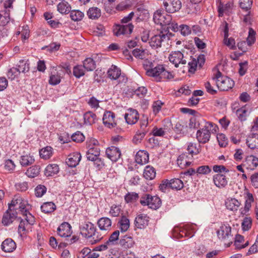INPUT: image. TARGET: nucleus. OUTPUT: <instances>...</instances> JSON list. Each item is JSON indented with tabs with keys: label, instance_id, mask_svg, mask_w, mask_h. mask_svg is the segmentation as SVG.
Here are the masks:
<instances>
[{
	"label": "nucleus",
	"instance_id": "1",
	"mask_svg": "<svg viewBox=\"0 0 258 258\" xmlns=\"http://www.w3.org/2000/svg\"><path fill=\"white\" fill-rule=\"evenodd\" d=\"M134 16V12L130 13L121 20V24H116L113 26V32L116 36L123 35L127 37L132 33L134 26L130 22Z\"/></svg>",
	"mask_w": 258,
	"mask_h": 258
},
{
	"label": "nucleus",
	"instance_id": "2",
	"mask_svg": "<svg viewBox=\"0 0 258 258\" xmlns=\"http://www.w3.org/2000/svg\"><path fill=\"white\" fill-rule=\"evenodd\" d=\"M80 229L82 235L89 238V242L92 244L99 242L103 238L102 234L97 231L96 227L91 222L85 224Z\"/></svg>",
	"mask_w": 258,
	"mask_h": 258
},
{
	"label": "nucleus",
	"instance_id": "3",
	"mask_svg": "<svg viewBox=\"0 0 258 258\" xmlns=\"http://www.w3.org/2000/svg\"><path fill=\"white\" fill-rule=\"evenodd\" d=\"M218 130L217 125L207 122L203 128L197 131V139L199 143L205 144L209 141L211 133H216Z\"/></svg>",
	"mask_w": 258,
	"mask_h": 258
},
{
	"label": "nucleus",
	"instance_id": "4",
	"mask_svg": "<svg viewBox=\"0 0 258 258\" xmlns=\"http://www.w3.org/2000/svg\"><path fill=\"white\" fill-rule=\"evenodd\" d=\"M146 73L147 76L153 77L157 82L162 79L170 80L173 78V76L166 71L163 65H158L154 68L146 69Z\"/></svg>",
	"mask_w": 258,
	"mask_h": 258
},
{
	"label": "nucleus",
	"instance_id": "5",
	"mask_svg": "<svg viewBox=\"0 0 258 258\" xmlns=\"http://www.w3.org/2000/svg\"><path fill=\"white\" fill-rule=\"evenodd\" d=\"M213 79L216 80L217 86L221 91H228L231 89L234 85V82L232 79L227 77L223 76L219 70H217Z\"/></svg>",
	"mask_w": 258,
	"mask_h": 258
},
{
	"label": "nucleus",
	"instance_id": "6",
	"mask_svg": "<svg viewBox=\"0 0 258 258\" xmlns=\"http://www.w3.org/2000/svg\"><path fill=\"white\" fill-rule=\"evenodd\" d=\"M172 35L168 31H161L158 34L151 37L149 41L150 45L154 48L160 47L162 44L168 41Z\"/></svg>",
	"mask_w": 258,
	"mask_h": 258
},
{
	"label": "nucleus",
	"instance_id": "7",
	"mask_svg": "<svg viewBox=\"0 0 258 258\" xmlns=\"http://www.w3.org/2000/svg\"><path fill=\"white\" fill-rule=\"evenodd\" d=\"M140 204L142 206H148L152 209H157L161 205V200L157 196H152L149 194H145L141 198Z\"/></svg>",
	"mask_w": 258,
	"mask_h": 258
},
{
	"label": "nucleus",
	"instance_id": "8",
	"mask_svg": "<svg viewBox=\"0 0 258 258\" xmlns=\"http://www.w3.org/2000/svg\"><path fill=\"white\" fill-rule=\"evenodd\" d=\"M154 22L161 26L169 25L172 21V17L164 12L162 10L156 11L153 16Z\"/></svg>",
	"mask_w": 258,
	"mask_h": 258
},
{
	"label": "nucleus",
	"instance_id": "9",
	"mask_svg": "<svg viewBox=\"0 0 258 258\" xmlns=\"http://www.w3.org/2000/svg\"><path fill=\"white\" fill-rule=\"evenodd\" d=\"M168 58L176 68H178L180 64H185L186 63V58L180 51H172L169 54Z\"/></svg>",
	"mask_w": 258,
	"mask_h": 258
},
{
	"label": "nucleus",
	"instance_id": "10",
	"mask_svg": "<svg viewBox=\"0 0 258 258\" xmlns=\"http://www.w3.org/2000/svg\"><path fill=\"white\" fill-rule=\"evenodd\" d=\"M163 5L167 12L173 13L180 9L181 3L179 0H165Z\"/></svg>",
	"mask_w": 258,
	"mask_h": 258
},
{
	"label": "nucleus",
	"instance_id": "11",
	"mask_svg": "<svg viewBox=\"0 0 258 258\" xmlns=\"http://www.w3.org/2000/svg\"><path fill=\"white\" fill-rule=\"evenodd\" d=\"M103 122L104 124L108 128L115 127L116 122L115 120V114L110 111H105L103 117Z\"/></svg>",
	"mask_w": 258,
	"mask_h": 258
},
{
	"label": "nucleus",
	"instance_id": "12",
	"mask_svg": "<svg viewBox=\"0 0 258 258\" xmlns=\"http://www.w3.org/2000/svg\"><path fill=\"white\" fill-rule=\"evenodd\" d=\"M124 118L126 122L128 124H135L139 119L138 112L133 109H129L124 115Z\"/></svg>",
	"mask_w": 258,
	"mask_h": 258
},
{
	"label": "nucleus",
	"instance_id": "13",
	"mask_svg": "<svg viewBox=\"0 0 258 258\" xmlns=\"http://www.w3.org/2000/svg\"><path fill=\"white\" fill-rule=\"evenodd\" d=\"M57 232L60 237H69L72 233V227L68 222H63L57 228Z\"/></svg>",
	"mask_w": 258,
	"mask_h": 258
},
{
	"label": "nucleus",
	"instance_id": "14",
	"mask_svg": "<svg viewBox=\"0 0 258 258\" xmlns=\"http://www.w3.org/2000/svg\"><path fill=\"white\" fill-rule=\"evenodd\" d=\"M107 157L113 162H116L120 157L121 152L119 148L111 146L106 150Z\"/></svg>",
	"mask_w": 258,
	"mask_h": 258
},
{
	"label": "nucleus",
	"instance_id": "15",
	"mask_svg": "<svg viewBox=\"0 0 258 258\" xmlns=\"http://www.w3.org/2000/svg\"><path fill=\"white\" fill-rule=\"evenodd\" d=\"M223 32H224V43L229 47L231 49H235V40L232 38H228V31L229 29L228 27V23L225 22L223 24Z\"/></svg>",
	"mask_w": 258,
	"mask_h": 258
},
{
	"label": "nucleus",
	"instance_id": "16",
	"mask_svg": "<svg viewBox=\"0 0 258 258\" xmlns=\"http://www.w3.org/2000/svg\"><path fill=\"white\" fill-rule=\"evenodd\" d=\"M17 218V212L12 211L11 210V208L8 209L3 215L2 223L5 226H8L16 220Z\"/></svg>",
	"mask_w": 258,
	"mask_h": 258
},
{
	"label": "nucleus",
	"instance_id": "17",
	"mask_svg": "<svg viewBox=\"0 0 258 258\" xmlns=\"http://www.w3.org/2000/svg\"><path fill=\"white\" fill-rule=\"evenodd\" d=\"M231 227L229 225H222L217 231V234L219 239H228L231 236Z\"/></svg>",
	"mask_w": 258,
	"mask_h": 258
},
{
	"label": "nucleus",
	"instance_id": "18",
	"mask_svg": "<svg viewBox=\"0 0 258 258\" xmlns=\"http://www.w3.org/2000/svg\"><path fill=\"white\" fill-rule=\"evenodd\" d=\"M242 165L247 169L253 170L258 165V158L253 155L248 156L245 158Z\"/></svg>",
	"mask_w": 258,
	"mask_h": 258
},
{
	"label": "nucleus",
	"instance_id": "19",
	"mask_svg": "<svg viewBox=\"0 0 258 258\" xmlns=\"http://www.w3.org/2000/svg\"><path fill=\"white\" fill-rule=\"evenodd\" d=\"M149 217L145 214L139 215L135 220V226L139 229L145 228L149 223Z\"/></svg>",
	"mask_w": 258,
	"mask_h": 258
},
{
	"label": "nucleus",
	"instance_id": "20",
	"mask_svg": "<svg viewBox=\"0 0 258 258\" xmlns=\"http://www.w3.org/2000/svg\"><path fill=\"white\" fill-rule=\"evenodd\" d=\"M148 125V119L147 118L140 121L141 131L137 133L135 135V139L138 141H141L148 132V129H146Z\"/></svg>",
	"mask_w": 258,
	"mask_h": 258
},
{
	"label": "nucleus",
	"instance_id": "21",
	"mask_svg": "<svg viewBox=\"0 0 258 258\" xmlns=\"http://www.w3.org/2000/svg\"><path fill=\"white\" fill-rule=\"evenodd\" d=\"M81 159V154L79 153H74L70 154L67 159L66 163L71 167H76Z\"/></svg>",
	"mask_w": 258,
	"mask_h": 258
},
{
	"label": "nucleus",
	"instance_id": "22",
	"mask_svg": "<svg viewBox=\"0 0 258 258\" xmlns=\"http://www.w3.org/2000/svg\"><path fill=\"white\" fill-rule=\"evenodd\" d=\"M117 226L122 233L125 232L130 226V220L125 216L122 215L118 221Z\"/></svg>",
	"mask_w": 258,
	"mask_h": 258
},
{
	"label": "nucleus",
	"instance_id": "23",
	"mask_svg": "<svg viewBox=\"0 0 258 258\" xmlns=\"http://www.w3.org/2000/svg\"><path fill=\"white\" fill-rule=\"evenodd\" d=\"M1 246L2 250L6 252H12L16 248V243L11 238L5 240Z\"/></svg>",
	"mask_w": 258,
	"mask_h": 258
},
{
	"label": "nucleus",
	"instance_id": "24",
	"mask_svg": "<svg viewBox=\"0 0 258 258\" xmlns=\"http://www.w3.org/2000/svg\"><path fill=\"white\" fill-rule=\"evenodd\" d=\"M240 205L241 202L235 198L228 199L225 201L226 207L232 211H237Z\"/></svg>",
	"mask_w": 258,
	"mask_h": 258
},
{
	"label": "nucleus",
	"instance_id": "25",
	"mask_svg": "<svg viewBox=\"0 0 258 258\" xmlns=\"http://www.w3.org/2000/svg\"><path fill=\"white\" fill-rule=\"evenodd\" d=\"M135 160L139 164L143 165L147 163L149 161L148 152L145 151H139L136 155Z\"/></svg>",
	"mask_w": 258,
	"mask_h": 258
},
{
	"label": "nucleus",
	"instance_id": "26",
	"mask_svg": "<svg viewBox=\"0 0 258 258\" xmlns=\"http://www.w3.org/2000/svg\"><path fill=\"white\" fill-rule=\"evenodd\" d=\"M119 243L123 248H128L133 246L135 242L132 236L125 235L121 237Z\"/></svg>",
	"mask_w": 258,
	"mask_h": 258
},
{
	"label": "nucleus",
	"instance_id": "27",
	"mask_svg": "<svg viewBox=\"0 0 258 258\" xmlns=\"http://www.w3.org/2000/svg\"><path fill=\"white\" fill-rule=\"evenodd\" d=\"M248 147L251 149H258V134H252L246 139Z\"/></svg>",
	"mask_w": 258,
	"mask_h": 258
},
{
	"label": "nucleus",
	"instance_id": "28",
	"mask_svg": "<svg viewBox=\"0 0 258 258\" xmlns=\"http://www.w3.org/2000/svg\"><path fill=\"white\" fill-rule=\"evenodd\" d=\"M213 181L215 185L219 188L224 187L228 182L225 176L221 174L214 175Z\"/></svg>",
	"mask_w": 258,
	"mask_h": 258
},
{
	"label": "nucleus",
	"instance_id": "29",
	"mask_svg": "<svg viewBox=\"0 0 258 258\" xmlns=\"http://www.w3.org/2000/svg\"><path fill=\"white\" fill-rule=\"evenodd\" d=\"M97 224L101 230L107 231L110 229L112 222L109 218L102 217L98 220Z\"/></svg>",
	"mask_w": 258,
	"mask_h": 258
},
{
	"label": "nucleus",
	"instance_id": "30",
	"mask_svg": "<svg viewBox=\"0 0 258 258\" xmlns=\"http://www.w3.org/2000/svg\"><path fill=\"white\" fill-rule=\"evenodd\" d=\"M121 75V71L115 66H112L107 72L108 77L112 80H116Z\"/></svg>",
	"mask_w": 258,
	"mask_h": 258
},
{
	"label": "nucleus",
	"instance_id": "31",
	"mask_svg": "<svg viewBox=\"0 0 258 258\" xmlns=\"http://www.w3.org/2000/svg\"><path fill=\"white\" fill-rule=\"evenodd\" d=\"M143 176L147 180L153 179L156 176L155 168L149 165L147 166L144 169Z\"/></svg>",
	"mask_w": 258,
	"mask_h": 258
},
{
	"label": "nucleus",
	"instance_id": "32",
	"mask_svg": "<svg viewBox=\"0 0 258 258\" xmlns=\"http://www.w3.org/2000/svg\"><path fill=\"white\" fill-rule=\"evenodd\" d=\"M87 15L89 19H97L101 16V10L97 7H92L88 10Z\"/></svg>",
	"mask_w": 258,
	"mask_h": 258
},
{
	"label": "nucleus",
	"instance_id": "33",
	"mask_svg": "<svg viewBox=\"0 0 258 258\" xmlns=\"http://www.w3.org/2000/svg\"><path fill=\"white\" fill-rule=\"evenodd\" d=\"M59 171L58 166L56 164H49L45 170V175L46 176H51L57 174Z\"/></svg>",
	"mask_w": 258,
	"mask_h": 258
},
{
	"label": "nucleus",
	"instance_id": "34",
	"mask_svg": "<svg viewBox=\"0 0 258 258\" xmlns=\"http://www.w3.org/2000/svg\"><path fill=\"white\" fill-rule=\"evenodd\" d=\"M100 149L99 148H91L90 150H88L86 156L88 160L93 161L96 159V157L100 155Z\"/></svg>",
	"mask_w": 258,
	"mask_h": 258
},
{
	"label": "nucleus",
	"instance_id": "35",
	"mask_svg": "<svg viewBox=\"0 0 258 258\" xmlns=\"http://www.w3.org/2000/svg\"><path fill=\"white\" fill-rule=\"evenodd\" d=\"M61 81L60 73L54 70L51 72L50 75L49 83L52 85L58 84Z\"/></svg>",
	"mask_w": 258,
	"mask_h": 258
},
{
	"label": "nucleus",
	"instance_id": "36",
	"mask_svg": "<svg viewBox=\"0 0 258 258\" xmlns=\"http://www.w3.org/2000/svg\"><path fill=\"white\" fill-rule=\"evenodd\" d=\"M35 159L33 156L30 154H26L21 157L20 162L22 166H27L33 164Z\"/></svg>",
	"mask_w": 258,
	"mask_h": 258
},
{
	"label": "nucleus",
	"instance_id": "37",
	"mask_svg": "<svg viewBox=\"0 0 258 258\" xmlns=\"http://www.w3.org/2000/svg\"><path fill=\"white\" fill-rule=\"evenodd\" d=\"M83 67L87 71H92L96 68L95 61L90 57L86 58L83 61Z\"/></svg>",
	"mask_w": 258,
	"mask_h": 258
},
{
	"label": "nucleus",
	"instance_id": "38",
	"mask_svg": "<svg viewBox=\"0 0 258 258\" xmlns=\"http://www.w3.org/2000/svg\"><path fill=\"white\" fill-rule=\"evenodd\" d=\"M40 172V167L39 166L34 165L29 168L25 174L29 177L34 178L37 176Z\"/></svg>",
	"mask_w": 258,
	"mask_h": 258
},
{
	"label": "nucleus",
	"instance_id": "39",
	"mask_svg": "<svg viewBox=\"0 0 258 258\" xmlns=\"http://www.w3.org/2000/svg\"><path fill=\"white\" fill-rule=\"evenodd\" d=\"M41 209L45 213H50L56 209V206L52 202H46L41 206Z\"/></svg>",
	"mask_w": 258,
	"mask_h": 258
},
{
	"label": "nucleus",
	"instance_id": "40",
	"mask_svg": "<svg viewBox=\"0 0 258 258\" xmlns=\"http://www.w3.org/2000/svg\"><path fill=\"white\" fill-rule=\"evenodd\" d=\"M169 187L176 190L181 189L183 187V182L179 178H174L169 180Z\"/></svg>",
	"mask_w": 258,
	"mask_h": 258
},
{
	"label": "nucleus",
	"instance_id": "41",
	"mask_svg": "<svg viewBox=\"0 0 258 258\" xmlns=\"http://www.w3.org/2000/svg\"><path fill=\"white\" fill-rule=\"evenodd\" d=\"M96 115L91 111L85 113L84 115V122L86 124L91 125L95 122Z\"/></svg>",
	"mask_w": 258,
	"mask_h": 258
},
{
	"label": "nucleus",
	"instance_id": "42",
	"mask_svg": "<svg viewBox=\"0 0 258 258\" xmlns=\"http://www.w3.org/2000/svg\"><path fill=\"white\" fill-rule=\"evenodd\" d=\"M40 156L41 158L48 159L52 155V148L47 146L42 149L40 151Z\"/></svg>",
	"mask_w": 258,
	"mask_h": 258
},
{
	"label": "nucleus",
	"instance_id": "43",
	"mask_svg": "<svg viewBox=\"0 0 258 258\" xmlns=\"http://www.w3.org/2000/svg\"><path fill=\"white\" fill-rule=\"evenodd\" d=\"M30 70L29 64L27 61L21 60L19 62L17 70L20 74L21 72L26 73L28 72Z\"/></svg>",
	"mask_w": 258,
	"mask_h": 258
},
{
	"label": "nucleus",
	"instance_id": "44",
	"mask_svg": "<svg viewBox=\"0 0 258 258\" xmlns=\"http://www.w3.org/2000/svg\"><path fill=\"white\" fill-rule=\"evenodd\" d=\"M57 11L61 14H68L71 11V7L67 2H61L57 5Z\"/></svg>",
	"mask_w": 258,
	"mask_h": 258
},
{
	"label": "nucleus",
	"instance_id": "45",
	"mask_svg": "<svg viewBox=\"0 0 258 258\" xmlns=\"http://www.w3.org/2000/svg\"><path fill=\"white\" fill-rule=\"evenodd\" d=\"M23 200L22 198L20 196H16L12 200L11 203L9 204V209L11 208V210L12 211H15L16 208L18 207L19 205H21Z\"/></svg>",
	"mask_w": 258,
	"mask_h": 258
},
{
	"label": "nucleus",
	"instance_id": "46",
	"mask_svg": "<svg viewBox=\"0 0 258 258\" xmlns=\"http://www.w3.org/2000/svg\"><path fill=\"white\" fill-rule=\"evenodd\" d=\"M236 115L241 121H245L248 114L247 110L245 107H242L236 110Z\"/></svg>",
	"mask_w": 258,
	"mask_h": 258
},
{
	"label": "nucleus",
	"instance_id": "47",
	"mask_svg": "<svg viewBox=\"0 0 258 258\" xmlns=\"http://www.w3.org/2000/svg\"><path fill=\"white\" fill-rule=\"evenodd\" d=\"M73 74L77 78L85 75V69L82 65H77L74 67Z\"/></svg>",
	"mask_w": 258,
	"mask_h": 258
},
{
	"label": "nucleus",
	"instance_id": "48",
	"mask_svg": "<svg viewBox=\"0 0 258 258\" xmlns=\"http://www.w3.org/2000/svg\"><path fill=\"white\" fill-rule=\"evenodd\" d=\"M30 208V206L28 204V202L23 199L21 205H19L18 207L16 208L15 209H19V211L24 215V214L29 212Z\"/></svg>",
	"mask_w": 258,
	"mask_h": 258
},
{
	"label": "nucleus",
	"instance_id": "49",
	"mask_svg": "<svg viewBox=\"0 0 258 258\" xmlns=\"http://www.w3.org/2000/svg\"><path fill=\"white\" fill-rule=\"evenodd\" d=\"M187 150L190 154H198L200 153V146L195 143H190L187 146Z\"/></svg>",
	"mask_w": 258,
	"mask_h": 258
},
{
	"label": "nucleus",
	"instance_id": "50",
	"mask_svg": "<svg viewBox=\"0 0 258 258\" xmlns=\"http://www.w3.org/2000/svg\"><path fill=\"white\" fill-rule=\"evenodd\" d=\"M84 17V14L82 12L76 10L72 11L70 13V17L74 21H80Z\"/></svg>",
	"mask_w": 258,
	"mask_h": 258
},
{
	"label": "nucleus",
	"instance_id": "51",
	"mask_svg": "<svg viewBox=\"0 0 258 258\" xmlns=\"http://www.w3.org/2000/svg\"><path fill=\"white\" fill-rule=\"evenodd\" d=\"M121 210V206L116 205H113L111 207L109 211V214L112 217H118L119 216Z\"/></svg>",
	"mask_w": 258,
	"mask_h": 258
},
{
	"label": "nucleus",
	"instance_id": "52",
	"mask_svg": "<svg viewBox=\"0 0 258 258\" xmlns=\"http://www.w3.org/2000/svg\"><path fill=\"white\" fill-rule=\"evenodd\" d=\"M119 231L117 230L113 232L110 236L109 239L107 241V243L110 245H114L118 239Z\"/></svg>",
	"mask_w": 258,
	"mask_h": 258
},
{
	"label": "nucleus",
	"instance_id": "53",
	"mask_svg": "<svg viewBox=\"0 0 258 258\" xmlns=\"http://www.w3.org/2000/svg\"><path fill=\"white\" fill-rule=\"evenodd\" d=\"M252 225V219L250 217H245L241 223L243 230L247 231L251 228Z\"/></svg>",
	"mask_w": 258,
	"mask_h": 258
},
{
	"label": "nucleus",
	"instance_id": "54",
	"mask_svg": "<svg viewBox=\"0 0 258 258\" xmlns=\"http://www.w3.org/2000/svg\"><path fill=\"white\" fill-rule=\"evenodd\" d=\"M255 32L251 28L249 29L248 36L247 38L246 42L249 46L253 44L255 41Z\"/></svg>",
	"mask_w": 258,
	"mask_h": 258
},
{
	"label": "nucleus",
	"instance_id": "55",
	"mask_svg": "<svg viewBox=\"0 0 258 258\" xmlns=\"http://www.w3.org/2000/svg\"><path fill=\"white\" fill-rule=\"evenodd\" d=\"M217 139L220 147H226L227 145L228 139L223 134H219L217 135Z\"/></svg>",
	"mask_w": 258,
	"mask_h": 258
},
{
	"label": "nucleus",
	"instance_id": "56",
	"mask_svg": "<svg viewBox=\"0 0 258 258\" xmlns=\"http://www.w3.org/2000/svg\"><path fill=\"white\" fill-rule=\"evenodd\" d=\"M190 61L188 62V72L194 73L197 69V60L196 58H191Z\"/></svg>",
	"mask_w": 258,
	"mask_h": 258
},
{
	"label": "nucleus",
	"instance_id": "57",
	"mask_svg": "<svg viewBox=\"0 0 258 258\" xmlns=\"http://www.w3.org/2000/svg\"><path fill=\"white\" fill-rule=\"evenodd\" d=\"M46 187L43 185H37L35 189V194L37 197H41L46 191Z\"/></svg>",
	"mask_w": 258,
	"mask_h": 258
},
{
	"label": "nucleus",
	"instance_id": "58",
	"mask_svg": "<svg viewBox=\"0 0 258 258\" xmlns=\"http://www.w3.org/2000/svg\"><path fill=\"white\" fill-rule=\"evenodd\" d=\"M252 0H239L240 7L242 9L248 11L251 8Z\"/></svg>",
	"mask_w": 258,
	"mask_h": 258
},
{
	"label": "nucleus",
	"instance_id": "59",
	"mask_svg": "<svg viewBox=\"0 0 258 258\" xmlns=\"http://www.w3.org/2000/svg\"><path fill=\"white\" fill-rule=\"evenodd\" d=\"M133 55L136 58L143 59L145 57V51L143 49L136 48L132 51Z\"/></svg>",
	"mask_w": 258,
	"mask_h": 258
},
{
	"label": "nucleus",
	"instance_id": "60",
	"mask_svg": "<svg viewBox=\"0 0 258 258\" xmlns=\"http://www.w3.org/2000/svg\"><path fill=\"white\" fill-rule=\"evenodd\" d=\"M196 172L200 174H208L211 172V169L208 165H203L197 168Z\"/></svg>",
	"mask_w": 258,
	"mask_h": 258
},
{
	"label": "nucleus",
	"instance_id": "61",
	"mask_svg": "<svg viewBox=\"0 0 258 258\" xmlns=\"http://www.w3.org/2000/svg\"><path fill=\"white\" fill-rule=\"evenodd\" d=\"M139 198V195L136 192H131L126 194L124 199L127 203L133 202L136 201Z\"/></svg>",
	"mask_w": 258,
	"mask_h": 258
},
{
	"label": "nucleus",
	"instance_id": "62",
	"mask_svg": "<svg viewBox=\"0 0 258 258\" xmlns=\"http://www.w3.org/2000/svg\"><path fill=\"white\" fill-rule=\"evenodd\" d=\"M72 139L76 142H82L84 140L85 137L82 133L78 131L72 135Z\"/></svg>",
	"mask_w": 258,
	"mask_h": 258
},
{
	"label": "nucleus",
	"instance_id": "63",
	"mask_svg": "<svg viewBox=\"0 0 258 258\" xmlns=\"http://www.w3.org/2000/svg\"><path fill=\"white\" fill-rule=\"evenodd\" d=\"M19 75V73L16 68H12L10 69L7 74L9 79L11 80H14Z\"/></svg>",
	"mask_w": 258,
	"mask_h": 258
},
{
	"label": "nucleus",
	"instance_id": "64",
	"mask_svg": "<svg viewBox=\"0 0 258 258\" xmlns=\"http://www.w3.org/2000/svg\"><path fill=\"white\" fill-rule=\"evenodd\" d=\"M179 30L181 34L184 36H187L191 33V29L190 27L186 25H180Z\"/></svg>",
	"mask_w": 258,
	"mask_h": 258
}]
</instances>
